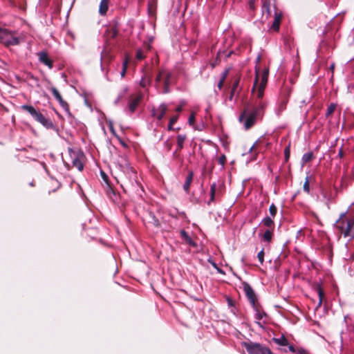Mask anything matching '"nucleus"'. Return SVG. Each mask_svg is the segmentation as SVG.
I'll return each mask as SVG.
<instances>
[{
    "label": "nucleus",
    "instance_id": "f704fd0d",
    "mask_svg": "<svg viewBox=\"0 0 354 354\" xmlns=\"http://www.w3.org/2000/svg\"><path fill=\"white\" fill-rule=\"evenodd\" d=\"M269 212H270V215L272 218H274V216H276L277 214V207H276V205L272 203L270 205V207H269Z\"/></svg>",
    "mask_w": 354,
    "mask_h": 354
},
{
    "label": "nucleus",
    "instance_id": "e433bc0d",
    "mask_svg": "<svg viewBox=\"0 0 354 354\" xmlns=\"http://www.w3.org/2000/svg\"><path fill=\"white\" fill-rule=\"evenodd\" d=\"M58 102L59 105L64 109V110L70 114V109L68 104L66 101H64L63 98L58 101Z\"/></svg>",
    "mask_w": 354,
    "mask_h": 354
},
{
    "label": "nucleus",
    "instance_id": "39448f33",
    "mask_svg": "<svg viewBox=\"0 0 354 354\" xmlns=\"http://www.w3.org/2000/svg\"><path fill=\"white\" fill-rule=\"evenodd\" d=\"M68 151L72 166L82 171L84 169L86 160L84 152L79 148H68Z\"/></svg>",
    "mask_w": 354,
    "mask_h": 354
},
{
    "label": "nucleus",
    "instance_id": "1a4fd4ad",
    "mask_svg": "<svg viewBox=\"0 0 354 354\" xmlns=\"http://www.w3.org/2000/svg\"><path fill=\"white\" fill-rule=\"evenodd\" d=\"M242 287L245 292V294L249 301V302L251 304L252 306H255L256 304V295L254 293V290L251 287V286L246 281L242 282Z\"/></svg>",
    "mask_w": 354,
    "mask_h": 354
},
{
    "label": "nucleus",
    "instance_id": "ea45409f",
    "mask_svg": "<svg viewBox=\"0 0 354 354\" xmlns=\"http://www.w3.org/2000/svg\"><path fill=\"white\" fill-rule=\"evenodd\" d=\"M264 248H262L257 254V258L261 263L262 265L264 262Z\"/></svg>",
    "mask_w": 354,
    "mask_h": 354
},
{
    "label": "nucleus",
    "instance_id": "7c9ffc66",
    "mask_svg": "<svg viewBox=\"0 0 354 354\" xmlns=\"http://www.w3.org/2000/svg\"><path fill=\"white\" fill-rule=\"evenodd\" d=\"M129 64V57L127 55L125 56V58L124 59L122 62V68L120 71V76L121 77H124L125 76V74L127 73V69Z\"/></svg>",
    "mask_w": 354,
    "mask_h": 354
},
{
    "label": "nucleus",
    "instance_id": "cd10ccee",
    "mask_svg": "<svg viewBox=\"0 0 354 354\" xmlns=\"http://www.w3.org/2000/svg\"><path fill=\"white\" fill-rule=\"evenodd\" d=\"M140 102V97H136L132 99L129 103V109L131 113H133L138 105Z\"/></svg>",
    "mask_w": 354,
    "mask_h": 354
},
{
    "label": "nucleus",
    "instance_id": "aec40b11",
    "mask_svg": "<svg viewBox=\"0 0 354 354\" xmlns=\"http://www.w3.org/2000/svg\"><path fill=\"white\" fill-rule=\"evenodd\" d=\"M109 9V0H101L99 6V13L102 16L106 15Z\"/></svg>",
    "mask_w": 354,
    "mask_h": 354
},
{
    "label": "nucleus",
    "instance_id": "393cba45",
    "mask_svg": "<svg viewBox=\"0 0 354 354\" xmlns=\"http://www.w3.org/2000/svg\"><path fill=\"white\" fill-rule=\"evenodd\" d=\"M272 340L279 346H288L289 343L287 338L284 335H281L279 337H274Z\"/></svg>",
    "mask_w": 354,
    "mask_h": 354
},
{
    "label": "nucleus",
    "instance_id": "c756f323",
    "mask_svg": "<svg viewBox=\"0 0 354 354\" xmlns=\"http://www.w3.org/2000/svg\"><path fill=\"white\" fill-rule=\"evenodd\" d=\"M105 35L109 39L115 38L118 35V30L115 27H112L108 30H106Z\"/></svg>",
    "mask_w": 354,
    "mask_h": 354
},
{
    "label": "nucleus",
    "instance_id": "a211bd4d",
    "mask_svg": "<svg viewBox=\"0 0 354 354\" xmlns=\"http://www.w3.org/2000/svg\"><path fill=\"white\" fill-rule=\"evenodd\" d=\"M253 309L255 311L254 317L256 319V322L260 326H262V325L260 323V321L266 315V314L263 311H261L259 309V307L257 304H255V306H252Z\"/></svg>",
    "mask_w": 354,
    "mask_h": 354
},
{
    "label": "nucleus",
    "instance_id": "864d4df0",
    "mask_svg": "<svg viewBox=\"0 0 354 354\" xmlns=\"http://www.w3.org/2000/svg\"><path fill=\"white\" fill-rule=\"evenodd\" d=\"M165 146L167 148V150H170L172 146V144L169 142V140H166L165 142Z\"/></svg>",
    "mask_w": 354,
    "mask_h": 354
},
{
    "label": "nucleus",
    "instance_id": "3c124183",
    "mask_svg": "<svg viewBox=\"0 0 354 354\" xmlns=\"http://www.w3.org/2000/svg\"><path fill=\"white\" fill-rule=\"evenodd\" d=\"M178 119V115H174L173 117H171L169 120V123H171V124H174L175 122H177Z\"/></svg>",
    "mask_w": 354,
    "mask_h": 354
},
{
    "label": "nucleus",
    "instance_id": "680f3d73",
    "mask_svg": "<svg viewBox=\"0 0 354 354\" xmlns=\"http://www.w3.org/2000/svg\"><path fill=\"white\" fill-rule=\"evenodd\" d=\"M176 111L177 112H180L182 111V107L180 106L176 107Z\"/></svg>",
    "mask_w": 354,
    "mask_h": 354
},
{
    "label": "nucleus",
    "instance_id": "13d9d810",
    "mask_svg": "<svg viewBox=\"0 0 354 354\" xmlns=\"http://www.w3.org/2000/svg\"><path fill=\"white\" fill-rule=\"evenodd\" d=\"M173 124H171V123H169V124H168V127H167V129H168V130H169V131H172V130H174Z\"/></svg>",
    "mask_w": 354,
    "mask_h": 354
},
{
    "label": "nucleus",
    "instance_id": "412c9836",
    "mask_svg": "<svg viewBox=\"0 0 354 354\" xmlns=\"http://www.w3.org/2000/svg\"><path fill=\"white\" fill-rule=\"evenodd\" d=\"M261 224L263 226L266 227L268 229H272V230L274 229V222L273 221V218H272L271 217H268V216L265 217L261 221Z\"/></svg>",
    "mask_w": 354,
    "mask_h": 354
},
{
    "label": "nucleus",
    "instance_id": "5701e85b",
    "mask_svg": "<svg viewBox=\"0 0 354 354\" xmlns=\"http://www.w3.org/2000/svg\"><path fill=\"white\" fill-rule=\"evenodd\" d=\"M151 84V76L149 74L145 73L140 81V86L142 88H145Z\"/></svg>",
    "mask_w": 354,
    "mask_h": 354
},
{
    "label": "nucleus",
    "instance_id": "c03bdc74",
    "mask_svg": "<svg viewBox=\"0 0 354 354\" xmlns=\"http://www.w3.org/2000/svg\"><path fill=\"white\" fill-rule=\"evenodd\" d=\"M288 102V96L286 95L282 100H281V102L280 103V108L281 109H283L286 108V104Z\"/></svg>",
    "mask_w": 354,
    "mask_h": 354
},
{
    "label": "nucleus",
    "instance_id": "5fc2aeb1",
    "mask_svg": "<svg viewBox=\"0 0 354 354\" xmlns=\"http://www.w3.org/2000/svg\"><path fill=\"white\" fill-rule=\"evenodd\" d=\"M224 82H224V81H223V80H219V82H218V85H217V86H218V88L219 90H221V89H222V88H223V84H224Z\"/></svg>",
    "mask_w": 354,
    "mask_h": 354
},
{
    "label": "nucleus",
    "instance_id": "72a5a7b5",
    "mask_svg": "<svg viewBox=\"0 0 354 354\" xmlns=\"http://www.w3.org/2000/svg\"><path fill=\"white\" fill-rule=\"evenodd\" d=\"M268 78V69H264L261 73V84H266Z\"/></svg>",
    "mask_w": 354,
    "mask_h": 354
},
{
    "label": "nucleus",
    "instance_id": "4468645a",
    "mask_svg": "<svg viewBox=\"0 0 354 354\" xmlns=\"http://www.w3.org/2000/svg\"><path fill=\"white\" fill-rule=\"evenodd\" d=\"M37 56L40 62L47 66L49 68L53 66V61L48 57L47 53L44 51L37 53Z\"/></svg>",
    "mask_w": 354,
    "mask_h": 354
},
{
    "label": "nucleus",
    "instance_id": "c9c22d12",
    "mask_svg": "<svg viewBox=\"0 0 354 354\" xmlns=\"http://www.w3.org/2000/svg\"><path fill=\"white\" fill-rule=\"evenodd\" d=\"M50 91H51L53 95L54 96V97L57 101H59L60 100L62 99V95H60L59 92L58 91V90L56 88H55V87L51 88Z\"/></svg>",
    "mask_w": 354,
    "mask_h": 354
},
{
    "label": "nucleus",
    "instance_id": "052dcab7",
    "mask_svg": "<svg viewBox=\"0 0 354 354\" xmlns=\"http://www.w3.org/2000/svg\"><path fill=\"white\" fill-rule=\"evenodd\" d=\"M101 174H102V176L103 179L106 180L107 176L105 174V173L104 172H101Z\"/></svg>",
    "mask_w": 354,
    "mask_h": 354
},
{
    "label": "nucleus",
    "instance_id": "f03ea898",
    "mask_svg": "<svg viewBox=\"0 0 354 354\" xmlns=\"http://www.w3.org/2000/svg\"><path fill=\"white\" fill-rule=\"evenodd\" d=\"M266 106V102L260 101L252 110L245 109L239 115V120L242 122L245 119L244 127L246 130L250 129L258 120L263 118Z\"/></svg>",
    "mask_w": 354,
    "mask_h": 354
},
{
    "label": "nucleus",
    "instance_id": "49530a36",
    "mask_svg": "<svg viewBox=\"0 0 354 354\" xmlns=\"http://www.w3.org/2000/svg\"><path fill=\"white\" fill-rule=\"evenodd\" d=\"M136 58L139 60H142L145 58V55L142 53V51L141 50H138L136 51Z\"/></svg>",
    "mask_w": 354,
    "mask_h": 354
},
{
    "label": "nucleus",
    "instance_id": "4c0bfd02",
    "mask_svg": "<svg viewBox=\"0 0 354 354\" xmlns=\"http://www.w3.org/2000/svg\"><path fill=\"white\" fill-rule=\"evenodd\" d=\"M58 102L59 105L64 109V110L70 114V109L68 104L66 101H64L63 98L58 101Z\"/></svg>",
    "mask_w": 354,
    "mask_h": 354
},
{
    "label": "nucleus",
    "instance_id": "bf43d9fd",
    "mask_svg": "<svg viewBox=\"0 0 354 354\" xmlns=\"http://www.w3.org/2000/svg\"><path fill=\"white\" fill-rule=\"evenodd\" d=\"M335 68V63H332L330 66V69L331 70L332 73H333Z\"/></svg>",
    "mask_w": 354,
    "mask_h": 354
},
{
    "label": "nucleus",
    "instance_id": "c85d7f7f",
    "mask_svg": "<svg viewBox=\"0 0 354 354\" xmlns=\"http://www.w3.org/2000/svg\"><path fill=\"white\" fill-rule=\"evenodd\" d=\"M165 70V68L160 69L155 78V86L157 88H158L160 86V84L162 83V79L163 77Z\"/></svg>",
    "mask_w": 354,
    "mask_h": 354
},
{
    "label": "nucleus",
    "instance_id": "a18cd8bd",
    "mask_svg": "<svg viewBox=\"0 0 354 354\" xmlns=\"http://www.w3.org/2000/svg\"><path fill=\"white\" fill-rule=\"evenodd\" d=\"M297 354H310V352L304 348L300 347L297 349Z\"/></svg>",
    "mask_w": 354,
    "mask_h": 354
},
{
    "label": "nucleus",
    "instance_id": "2f4dec72",
    "mask_svg": "<svg viewBox=\"0 0 354 354\" xmlns=\"http://www.w3.org/2000/svg\"><path fill=\"white\" fill-rule=\"evenodd\" d=\"M313 158V153L312 151L304 153L301 158L302 164L304 165L310 162Z\"/></svg>",
    "mask_w": 354,
    "mask_h": 354
},
{
    "label": "nucleus",
    "instance_id": "37998d69",
    "mask_svg": "<svg viewBox=\"0 0 354 354\" xmlns=\"http://www.w3.org/2000/svg\"><path fill=\"white\" fill-rule=\"evenodd\" d=\"M230 68H225L223 73H221V77H220V80H223V81H225L228 74H229V72H230Z\"/></svg>",
    "mask_w": 354,
    "mask_h": 354
},
{
    "label": "nucleus",
    "instance_id": "6ab92c4d",
    "mask_svg": "<svg viewBox=\"0 0 354 354\" xmlns=\"http://www.w3.org/2000/svg\"><path fill=\"white\" fill-rule=\"evenodd\" d=\"M180 234L183 240L188 245L192 246H196V243L192 240V239L189 236V234L184 230H181L180 232Z\"/></svg>",
    "mask_w": 354,
    "mask_h": 354
},
{
    "label": "nucleus",
    "instance_id": "bb28decb",
    "mask_svg": "<svg viewBox=\"0 0 354 354\" xmlns=\"http://www.w3.org/2000/svg\"><path fill=\"white\" fill-rule=\"evenodd\" d=\"M226 301H227L228 307L230 308V311L234 315H236V308L235 306V304H236L235 301L230 297H226Z\"/></svg>",
    "mask_w": 354,
    "mask_h": 354
},
{
    "label": "nucleus",
    "instance_id": "9b49d317",
    "mask_svg": "<svg viewBox=\"0 0 354 354\" xmlns=\"http://www.w3.org/2000/svg\"><path fill=\"white\" fill-rule=\"evenodd\" d=\"M171 73L165 69L162 79V83L163 84V93H168L170 91L169 86L171 84Z\"/></svg>",
    "mask_w": 354,
    "mask_h": 354
},
{
    "label": "nucleus",
    "instance_id": "79ce46f5",
    "mask_svg": "<svg viewBox=\"0 0 354 354\" xmlns=\"http://www.w3.org/2000/svg\"><path fill=\"white\" fill-rule=\"evenodd\" d=\"M290 156V145L287 146L284 149V157L286 162H288Z\"/></svg>",
    "mask_w": 354,
    "mask_h": 354
},
{
    "label": "nucleus",
    "instance_id": "de8ad7c7",
    "mask_svg": "<svg viewBox=\"0 0 354 354\" xmlns=\"http://www.w3.org/2000/svg\"><path fill=\"white\" fill-rule=\"evenodd\" d=\"M255 1H256V0H249V3H248L249 8L252 10H255Z\"/></svg>",
    "mask_w": 354,
    "mask_h": 354
},
{
    "label": "nucleus",
    "instance_id": "423d86ee",
    "mask_svg": "<svg viewBox=\"0 0 354 354\" xmlns=\"http://www.w3.org/2000/svg\"><path fill=\"white\" fill-rule=\"evenodd\" d=\"M243 347L249 354H274L267 346L256 342H243Z\"/></svg>",
    "mask_w": 354,
    "mask_h": 354
},
{
    "label": "nucleus",
    "instance_id": "603ef678",
    "mask_svg": "<svg viewBox=\"0 0 354 354\" xmlns=\"http://www.w3.org/2000/svg\"><path fill=\"white\" fill-rule=\"evenodd\" d=\"M288 350L292 352V353H296L297 352V349L295 348V346L292 345V344H290L288 343Z\"/></svg>",
    "mask_w": 354,
    "mask_h": 354
},
{
    "label": "nucleus",
    "instance_id": "e2e57ef3",
    "mask_svg": "<svg viewBox=\"0 0 354 354\" xmlns=\"http://www.w3.org/2000/svg\"><path fill=\"white\" fill-rule=\"evenodd\" d=\"M178 151V150L176 149V151H175L173 153L172 156H173V157H174V158H177V153H176V151Z\"/></svg>",
    "mask_w": 354,
    "mask_h": 354
},
{
    "label": "nucleus",
    "instance_id": "f257e3e1",
    "mask_svg": "<svg viewBox=\"0 0 354 354\" xmlns=\"http://www.w3.org/2000/svg\"><path fill=\"white\" fill-rule=\"evenodd\" d=\"M116 166L121 171L119 178L123 190L126 192L128 191H137L140 187L137 179V173L130 166L127 157L120 156L117 161Z\"/></svg>",
    "mask_w": 354,
    "mask_h": 354
},
{
    "label": "nucleus",
    "instance_id": "f3484780",
    "mask_svg": "<svg viewBox=\"0 0 354 354\" xmlns=\"http://www.w3.org/2000/svg\"><path fill=\"white\" fill-rule=\"evenodd\" d=\"M194 172L190 170L188 171V174L186 176L185 181L183 185V189L186 193H189L191 183L193 180Z\"/></svg>",
    "mask_w": 354,
    "mask_h": 354
},
{
    "label": "nucleus",
    "instance_id": "6e6d98bb",
    "mask_svg": "<svg viewBox=\"0 0 354 354\" xmlns=\"http://www.w3.org/2000/svg\"><path fill=\"white\" fill-rule=\"evenodd\" d=\"M338 156L342 158H343L344 156V152H343V149H342V147H341L339 150V152H338Z\"/></svg>",
    "mask_w": 354,
    "mask_h": 354
},
{
    "label": "nucleus",
    "instance_id": "20e7f679",
    "mask_svg": "<svg viewBox=\"0 0 354 354\" xmlns=\"http://www.w3.org/2000/svg\"><path fill=\"white\" fill-rule=\"evenodd\" d=\"M21 109L28 112L35 121L39 122L46 129H54L55 126L53 122L50 119L45 118L43 114L36 110L32 105L24 104L21 106Z\"/></svg>",
    "mask_w": 354,
    "mask_h": 354
},
{
    "label": "nucleus",
    "instance_id": "4be33fe9",
    "mask_svg": "<svg viewBox=\"0 0 354 354\" xmlns=\"http://www.w3.org/2000/svg\"><path fill=\"white\" fill-rule=\"evenodd\" d=\"M315 290L317 291L319 296V301L317 303V307H320L322 304L323 297L324 296V291L322 290L321 283H317L315 286Z\"/></svg>",
    "mask_w": 354,
    "mask_h": 354
},
{
    "label": "nucleus",
    "instance_id": "7ed1b4c3",
    "mask_svg": "<svg viewBox=\"0 0 354 354\" xmlns=\"http://www.w3.org/2000/svg\"><path fill=\"white\" fill-rule=\"evenodd\" d=\"M346 212L340 214L335 223L336 228L344 237L354 236V219L346 217Z\"/></svg>",
    "mask_w": 354,
    "mask_h": 354
},
{
    "label": "nucleus",
    "instance_id": "a19ab883",
    "mask_svg": "<svg viewBox=\"0 0 354 354\" xmlns=\"http://www.w3.org/2000/svg\"><path fill=\"white\" fill-rule=\"evenodd\" d=\"M304 191L306 192V193L309 194L310 193V185H309V177L307 176L306 178V181L304 184Z\"/></svg>",
    "mask_w": 354,
    "mask_h": 354
},
{
    "label": "nucleus",
    "instance_id": "2eb2a0df",
    "mask_svg": "<svg viewBox=\"0 0 354 354\" xmlns=\"http://www.w3.org/2000/svg\"><path fill=\"white\" fill-rule=\"evenodd\" d=\"M271 0H262V17L268 19L271 15Z\"/></svg>",
    "mask_w": 354,
    "mask_h": 354
},
{
    "label": "nucleus",
    "instance_id": "a878e982",
    "mask_svg": "<svg viewBox=\"0 0 354 354\" xmlns=\"http://www.w3.org/2000/svg\"><path fill=\"white\" fill-rule=\"evenodd\" d=\"M186 138L185 134H180L177 136V150H181L183 148Z\"/></svg>",
    "mask_w": 354,
    "mask_h": 354
},
{
    "label": "nucleus",
    "instance_id": "4d7b16f0",
    "mask_svg": "<svg viewBox=\"0 0 354 354\" xmlns=\"http://www.w3.org/2000/svg\"><path fill=\"white\" fill-rule=\"evenodd\" d=\"M153 218L154 219V225L157 227L160 225V223L158 219L155 218V216L153 215Z\"/></svg>",
    "mask_w": 354,
    "mask_h": 354
},
{
    "label": "nucleus",
    "instance_id": "f8f14e48",
    "mask_svg": "<svg viewBox=\"0 0 354 354\" xmlns=\"http://www.w3.org/2000/svg\"><path fill=\"white\" fill-rule=\"evenodd\" d=\"M282 17V13L281 11L278 12L277 10H275L274 14V21L272 24L271 26L270 27V29L274 31L278 32L280 28V24Z\"/></svg>",
    "mask_w": 354,
    "mask_h": 354
},
{
    "label": "nucleus",
    "instance_id": "58836bf2",
    "mask_svg": "<svg viewBox=\"0 0 354 354\" xmlns=\"http://www.w3.org/2000/svg\"><path fill=\"white\" fill-rule=\"evenodd\" d=\"M218 162L221 166L222 169H223L226 162V156L225 154H222L219 156Z\"/></svg>",
    "mask_w": 354,
    "mask_h": 354
},
{
    "label": "nucleus",
    "instance_id": "0eeeda50",
    "mask_svg": "<svg viewBox=\"0 0 354 354\" xmlns=\"http://www.w3.org/2000/svg\"><path fill=\"white\" fill-rule=\"evenodd\" d=\"M0 41L6 46H15L19 44V39L8 30L0 28Z\"/></svg>",
    "mask_w": 354,
    "mask_h": 354
},
{
    "label": "nucleus",
    "instance_id": "8fccbe9b",
    "mask_svg": "<svg viewBox=\"0 0 354 354\" xmlns=\"http://www.w3.org/2000/svg\"><path fill=\"white\" fill-rule=\"evenodd\" d=\"M211 263L212 265V266L217 270L218 272L219 273H221V274H224L225 272L218 267L217 264L214 262V261H211Z\"/></svg>",
    "mask_w": 354,
    "mask_h": 354
},
{
    "label": "nucleus",
    "instance_id": "ddd939ff",
    "mask_svg": "<svg viewBox=\"0 0 354 354\" xmlns=\"http://www.w3.org/2000/svg\"><path fill=\"white\" fill-rule=\"evenodd\" d=\"M167 106L162 103L156 109H153L152 115L158 120H161L166 113Z\"/></svg>",
    "mask_w": 354,
    "mask_h": 354
},
{
    "label": "nucleus",
    "instance_id": "6e6552de",
    "mask_svg": "<svg viewBox=\"0 0 354 354\" xmlns=\"http://www.w3.org/2000/svg\"><path fill=\"white\" fill-rule=\"evenodd\" d=\"M240 80H241V76L239 75H236L233 80L231 88H230V93L229 95V100L232 101L234 98L235 100L239 96V94L242 90L241 86H240Z\"/></svg>",
    "mask_w": 354,
    "mask_h": 354
},
{
    "label": "nucleus",
    "instance_id": "473e14b6",
    "mask_svg": "<svg viewBox=\"0 0 354 354\" xmlns=\"http://www.w3.org/2000/svg\"><path fill=\"white\" fill-rule=\"evenodd\" d=\"M336 108V104L331 103L327 108L325 115L326 118L329 117L330 115L333 113Z\"/></svg>",
    "mask_w": 354,
    "mask_h": 354
},
{
    "label": "nucleus",
    "instance_id": "b1692460",
    "mask_svg": "<svg viewBox=\"0 0 354 354\" xmlns=\"http://www.w3.org/2000/svg\"><path fill=\"white\" fill-rule=\"evenodd\" d=\"M273 234L274 230L267 229L262 236V240L269 243L272 240Z\"/></svg>",
    "mask_w": 354,
    "mask_h": 354
},
{
    "label": "nucleus",
    "instance_id": "dca6fc26",
    "mask_svg": "<svg viewBox=\"0 0 354 354\" xmlns=\"http://www.w3.org/2000/svg\"><path fill=\"white\" fill-rule=\"evenodd\" d=\"M219 190L217 189V185L216 183H213L210 185V190H209V194H210V198L209 201L207 202V205H209L211 203H213L215 201L216 196L218 195Z\"/></svg>",
    "mask_w": 354,
    "mask_h": 354
},
{
    "label": "nucleus",
    "instance_id": "9d476101",
    "mask_svg": "<svg viewBox=\"0 0 354 354\" xmlns=\"http://www.w3.org/2000/svg\"><path fill=\"white\" fill-rule=\"evenodd\" d=\"M255 73H256V77H255L254 82V85H253V88H252V91L254 90V88H255L256 86H257V87H258V89H257V97L259 99H261V98L263 97V95H264V90H265V88H266V84L259 83V84L258 85V82H259V71H257V68H256V70H255Z\"/></svg>",
    "mask_w": 354,
    "mask_h": 354
},
{
    "label": "nucleus",
    "instance_id": "09e8293b",
    "mask_svg": "<svg viewBox=\"0 0 354 354\" xmlns=\"http://www.w3.org/2000/svg\"><path fill=\"white\" fill-rule=\"evenodd\" d=\"M195 121V115L194 113L191 114L188 118V123L189 125H193Z\"/></svg>",
    "mask_w": 354,
    "mask_h": 354
}]
</instances>
